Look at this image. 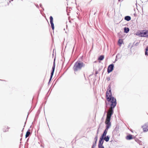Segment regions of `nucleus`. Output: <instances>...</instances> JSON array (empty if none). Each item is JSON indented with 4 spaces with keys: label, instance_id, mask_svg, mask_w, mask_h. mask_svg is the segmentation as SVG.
Listing matches in <instances>:
<instances>
[{
    "label": "nucleus",
    "instance_id": "f257e3e1",
    "mask_svg": "<svg viewBox=\"0 0 148 148\" xmlns=\"http://www.w3.org/2000/svg\"><path fill=\"white\" fill-rule=\"evenodd\" d=\"M106 98L107 101L110 104V108H114L117 104L116 100V99L112 95L110 85L108 86L106 90Z\"/></svg>",
    "mask_w": 148,
    "mask_h": 148
},
{
    "label": "nucleus",
    "instance_id": "f03ea898",
    "mask_svg": "<svg viewBox=\"0 0 148 148\" xmlns=\"http://www.w3.org/2000/svg\"><path fill=\"white\" fill-rule=\"evenodd\" d=\"M113 108H110L107 112L106 119L105 122L106 124L111 125V123L110 121L112 115L114 112L113 110Z\"/></svg>",
    "mask_w": 148,
    "mask_h": 148
},
{
    "label": "nucleus",
    "instance_id": "7ed1b4c3",
    "mask_svg": "<svg viewBox=\"0 0 148 148\" xmlns=\"http://www.w3.org/2000/svg\"><path fill=\"white\" fill-rule=\"evenodd\" d=\"M84 66V64L83 62H77L75 63L73 67V69L74 71H77L81 70Z\"/></svg>",
    "mask_w": 148,
    "mask_h": 148
},
{
    "label": "nucleus",
    "instance_id": "20e7f679",
    "mask_svg": "<svg viewBox=\"0 0 148 148\" xmlns=\"http://www.w3.org/2000/svg\"><path fill=\"white\" fill-rule=\"evenodd\" d=\"M140 34L141 37L148 38V30H143Z\"/></svg>",
    "mask_w": 148,
    "mask_h": 148
},
{
    "label": "nucleus",
    "instance_id": "39448f33",
    "mask_svg": "<svg viewBox=\"0 0 148 148\" xmlns=\"http://www.w3.org/2000/svg\"><path fill=\"white\" fill-rule=\"evenodd\" d=\"M106 128L103 134H102V136H101L103 138L104 137L106 136V134L107 133V131L108 130V129L111 126L110 125H108V124H106Z\"/></svg>",
    "mask_w": 148,
    "mask_h": 148
},
{
    "label": "nucleus",
    "instance_id": "423d86ee",
    "mask_svg": "<svg viewBox=\"0 0 148 148\" xmlns=\"http://www.w3.org/2000/svg\"><path fill=\"white\" fill-rule=\"evenodd\" d=\"M142 128L144 132L148 131V123H146L142 126Z\"/></svg>",
    "mask_w": 148,
    "mask_h": 148
},
{
    "label": "nucleus",
    "instance_id": "0eeeda50",
    "mask_svg": "<svg viewBox=\"0 0 148 148\" xmlns=\"http://www.w3.org/2000/svg\"><path fill=\"white\" fill-rule=\"evenodd\" d=\"M114 65L113 64H111L109 66L108 68V72L110 73L112 72L113 69Z\"/></svg>",
    "mask_w": 148,
    "mask_h": 148
},
{
    "label": "nucleus",
    "instance_id": "6e6552de",
    "mask_svg": "<svg viewBox=\"0 0 148 148\" xmlns=\"http://www.w3.org/2000/svg\"><path fill=\"white\" fill-rule=\"evenodd\" d=\"M55 60H54L53 65V67H52V72L51 73V76L50 78V79H49V81H50L51 80V78L52 77V76L53 75V74L54 72V71L55 69Z\"/></svg>",
    "mask_w": 148,
    "mask_h": 148
},
{
    "label": "nucleus",
    "instance_id": "1a4fd4ad",
    "mask_svg": "<svg viewBox=\"0 0 148 148\" xmlns=\"http://www.w3.org/2000/svg\"><path fill=\"white\" fill-rule=\"evenodd\" d=\"M50 23L51 24V27L52 28V29L53 30L54 29V24L53 23V18L52 16H50Z\"/></svg>",
    "mask_w": 148,
    "mask_h": 148
},
{
    "label": "nucleus",
    "instance_id": "9d476101",
    "mask_svg": "<svg viewBox=\"0 0 148 148\" xmlns=\"http://www.w3.org/2000/svg\"><path fill=\"white\" fill-rule=\"evenodd\" d=\"M103 138L101 137L99 139L98 145H102L103 143Z\"/></svg>",
    "mask_w": 148,
    "mask_h": 148
},
{
    "label": "nucleus",
    "instance_id": "9b49d317",
    "mask_svg": "<svg viewBox=\"0 0 148 148\" xmlns=\"http://www.w3.org/2000/svg\"><path fill=\"white\" fill-rule=\"evenodd\" d=\"M126 138L127 140H130L133 139V136L132 135L130 134L127 136Z\"/></svg>",
    "mask_w": 148,
    "mask_h": 148
},
{
    "label": "nucleus",
    "instance_id": "f8f14e48",
    "mask_svg": "<svg viewBox=\"0 0 148 148\" xmlns=\"http://www.w3.org/2000/svg\"><path fill=\"white\" fill-rule=\"evenodd\" d=\"M9 128L8 126H5L4 127L3 129V132H6L8 131Z\"/></svg>",
    "mask_w": 148,
    "mask_h": 148
},
{
    "label": "nucleus",
    "instance_id": "ddd939ff",
    "mask_svg": "<svg viewBox=\"0 0 148 148\" xmlns=\"http://www.w3.org/2000/svg\"><path fill=\"white\" fill-rule=\"evenodd\" d=\"M123 43V40L122 39H119L118 41V43L120 46H121V44Z\"/></svg>",
    "mask_w": 148,
    "mask_h": 148
},
{
    "label": "nucleus",
    "instance_id": "4468645a",
    "mask_svg": "<svg viewBox=\"0 0 148 148\" xmlns=\"http://www.w3.org/2000/svg\"><path fill=\"white\" fill-rule=\"evenodd\" d=\"M30 130H28L26 132L25 135V138H27L29 136V135H30Z\"/></svg>",
    "mask_w": 148,
    "mask_h": 148
},
{
    "label": "nucleus",
    "instance_id": "2eb2a0df",
    "mask_svg": "<svg viewBox=\"0 0 148 148\" xmlns=\"http://www.w3.org/2000/svg\"><path fill=\"white\" fill-rule=\"evenodd\" d=\"M131 18L129 16H126L125 18V20L127 21H130L131 20Z\"/></svg>",
    "mask_w": 148,
    "mask_h": 148
},
{
    "label": "nucleus",
    "instance_id": "dca6fc26",
    "mask_svg": "<svg viewBox=\"0 0 148 148\" xmlns=\"http://www.w3.org/2000/svg\"><path fill=\"white\" fill-rule=\"evenodd\" d=\"M124 32L127 33L129 32V29L128 28L125 27L124 28Z\"/></svg>",
    "mask_w": 148,
    "mask_h": 148
},
{
    "label": "nucleus",
    "instance_id": "f3484780",
    "mask_svg": "<svg viewBox=\"0 0 148 148\" xmlns=\"http://www.w3.org/2000/svg\"><path fill=\"white\" fill-rule=\"evenodd\" d=\"M104 58V56L103 55L101 56L98 58V60H102Z\"/></svg>",
    "mask_w": 148,
    "mask_h": 148
},
{
    "label": "nucleus",
    "instance_id": "a211bd4d",
    "mask_svg": "<svg viewBox=\"0 0 148 148\" xmlns=\"http://www.w3.org/2000/svg\"><path fill=\"white\" fill-rule=\"evenodd\" d=\"M109 138L110 137L108 136H107V137L104 138L103 137V139L106 142H108L109 141Z\"/></svg>",
    "mask_w": 148,
    "mask_h": 148
},
{
    "label": "nucleus",
    "instance_id": "6ab92c4d",
    "mask_svg": "<svg viewBox=\"0 0 148 148\" xmlns=\"http://www.w3.org/2000/svg\"><path fill=\"white\" fill-rule=\"evenodd\" d=\"M97 139H98V137H97V135L96 136V137L95 138V144H96V143L97 141Z\"/></svg>",
    "mask_w": 148,
    "mask_h": 148
},
{
    "label": "nucleus",
    "instance_id": "aec40b11",
    "mask_svg": "<svg viewBox=\"0 0 148 148\" xmlns=\"http://www.w3.org/2000/svg\"><path fill=\"white\" fill-rule=\"evenodd\" d=\"M99 148H104V147L102 146V145H98Z\"/></svg>",
    "mask_w": 148,
    "mask_h": 148
},
{
    "label": "nucleus",
    "instance_id": "412c9836",
    "mask_svg": "<svg viewBox=\"0 0 148 148\" xmlns=\"http://www.w3.org/2000/svg\"><path fill=\"white\" fill-rule=\"evenodd\" d=\"M96 145V144H95V143L94 144H93V145L92 146V148H94V147Z\"/></svg>",
    "mask_w": 148,
    "mask_h": 148
},
{
    "label": "nucleus",
    "instance_id": "4be33fe9",
    "mask_svg": "<svg viewBox=\"0 0 148 148\" xmlns=\"http://www.w3.org/2000/svg\"><path fill=\"white\" fill-rule=\"evenodd\" d=\"M147 51H146H146H145V55H147Z\"/></svg>",
    "mask_w": 148,
    "mask_h": 148
},
{
    "label": "nucleus",
    "instance_id": "5701e85b",
    "mask_svg": "<svg viewBox=\"0 0 148 148\" xmlns=\"http://www.w3.org/2000/svg\"><path fill=\"white\" fill-rule=\"evenodd\" d=\"M105 103L106 106H107L108 105V103H107L106 101H105Z\"/></svg>",
    "mask_w": 148,
    "mask_h": 148
},
{
    "label": "nucleus",
    "instance_id": "b1692460",
    "mask_svg": "<svg viewBox=\"0 0 148 148\" xmlns=\"http://www.w3.org/2000/svg\"><path fill=\"white\" fill-rule=\"evenodd\" d=\"M107 80L108 81H109L110 80V78L109 77H108L107 78Z\"/></svg>",
    "mask_w": 148,
    "mask_h": 148
}]
</instances>
